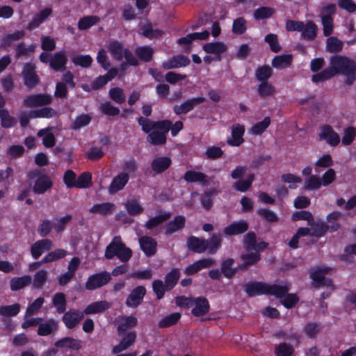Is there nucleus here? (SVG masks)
<instances>
[{"label":"nucleus","instance_id":"f257e3e1","mask_svg":"<svg viewBox=\"0 0 356 356\" xmlns=\"http://www.w3.org/2000/svg\"><path fill=\"white\" fill-rule=\"evenodd\" d=\"M330 66L312 76L314 82H321L341 73L347 76V83L352 84L356 79L355 63L347 57L336 55L331 57Z\"/></svg>","mask_w":356,"mask_h":356},{"label":"nucleus","instance_id":"f03ea898","mask_svg":"<svg viewBox=\"0 0 356 356\" xmlns=\"http://www.w3.org/2000/svg\"><path fill=\"white\" fill-rule=\"evenodd\" d=\"M245 290L250 296L266 293L274 295L277 298H281L288 293L289 288L287 286L270 285L263 282H250L245 284Z\"/></svg>","mask_w":356,"mask_h":356},{"label":"nucleus","instance_id":"7ed1b4c3","mask_svg":"<svg viewBox=\"0 0 356 356\" xmlns=\"http://www.w3.org/2000/svg\"><path fill=\"white\" fill-rule=\"evenodd\" d=\"M117 257L122 262H127L132 257V251L122 242L120 236H115L105 250V257L111 259Z\"/></svg>","mask_w":356,"mask_h":356},{"label":"nucleus","instance_id":"20e7f679","mask_svg":"<svg viewBox=\"0 0 356 356\" xmlns=\"http://www.w3.org/2000/svg\"><path fill=\"white\" fill-rule=\"evenodd\" d=\"M159 126L149 133L147 137V141L154 145H161L166 142V134L172 126L170 120L159 121Z\"/></svg>","mask_w":356,"mask_h":356},{"label":"nucleus","instance_id":"39448f33","mask_svg":"<svg viewBox=\"0 0 356 356\" xmlns=\"http://www.w3.org/2000/svg\"><path fill=\"white\" fill-rule=\"evenodd\" d=\"M111 280V274L106 271H103L90 275L86 282L85 287L87 290L92 291L106 285Z\"/></svg>","mask_w":356,"mask_h":356},{"label":"nucleus","instance_id":"423d86ee","mask_svg":"<svg viewBox=\"0 0 356 356\" xmlns=\"http://www.w3.org/2000/svg\"><path fill=\"white\" fill-rule=\"evenodd\" d=\"M52 97L47 94L29 95L24 99V105L26 107H38L50 104Z\"/></svg>","mask_w":356,"mask_h":356},{"label":"nucleus","instance_id":"0eeeda50","mask_svg":"<svg viewBox=\"0 0 356 356\" xmlns=\"http://www.w3.org/2000/svg\"><path fill=\"white\" fill-rule=\"evenodd\" d=\"M146 294V289L143 286L134 288L128 295L125 304L128 307L136 308L139 306Z\"/></svg>","mask_w":356,"mask_h":356},{"label":"nucleus","instance_id":"6e6552de","mask_svg":"<svg viewBox=\"0 0 356 356\" xmlns=\"http://www.w3.org/2000/svg\"><path fill=\"white\" fill-rule=\"evenodd\" d=\"M84 313L76 309L65 312L62 318L63 322L68 329L75 327L83 319Z\"/></svg>","mask_w":356,"mask_h":356},{"label":"nucleus","instance_id":"1a4fd4ad","mask_svg":"<svg viewBox=\"0 0 356 356\" xmlns=\"http://www.w3.org/2000/svg\"><path fill=\"white\" fill-rule=\"evenodd\" d=\"M330 270V268H316L312 269L311 278L314 282V286L316 287L332 286V280L325 279V274H327Z\"/></svg>","mask_w":356,"mask_h":356},{"label":"nucleus","instance_id":"9d476101","mask_svg":"<svg viewBox=\"0 0 356 356\" xmlns=\"http://www.w3.org/2000/svg\"><path fill=\"white\" fill-rule=\"evenodd\" d=\"M24 83L29 88H33L39 83V77L35 71V66L31 63H26L22 71Z\"/></svg>","mask_w":356,"mask_h":356},{"label":"nucleus","instance_id":"9b49d317","mask_svg":"<svg viewBox=\"0 0 356 356\" xmlns=\"http://www.w3.org/2000/svg\"><path fill=\"white\" fill-rule=\"evenodd\" d=\"M319 139L321 140H325L329 145L332 146H336L340 142L339 134L335 132L332 127L330 125H323L321 127Z\"/></svg>","mask_w":356,"mask_h":356},{"label":"nucleus","instance_id":"f8f14e48","mask_svg":"<svg viewBox=\"0 0 356 356\" xmlns=\"http://www.w3.org/2000/svg\"><path fill=\"white\" fill-rule=\"evenodd\" d=\"M53 247V243L50 239L44 238L35 242L31 247L32 257L36 259L44 252L50 250Z\"/></svg>","mask_w":356,"mask_h":356},{"label":"nucleus","instance_id":"ddd939ff","mask_svg":"<svg viewBox=\"0 0 356 356\" xmlns=\"http://www.w3.org/2000/svg\"><path fill=\"white\" fill-rule=\"evenodd\" d=\"M118 333L122 336L124 332L136 326L138 319L133 316H119L117 318Z\"/></svg>","mask_w":356,"mask_h":356},{"label":"nucleus","instance_id":"4468645a","mask_svg":"<svg viewBox=\"0 0 356 356\" xmlns=\"http://www.w3.org/2000/svg\"><path fill=\"white\" fill-rule=\"evenodd\" d=\"M205 98L202 97L188 99L180 105H175L173 111L177 115L186 114L192 111L195 106L203 103Z\"/></svg>","mask_w":356,"mask_h":356},{"label":"nucleus","instance_id":"2eb2a0df","mask_svg":"<svg viewBox=\"0 0 356 356\" xmlns=\"http://www.w3.org/2000/svg\"><path fill=\"white\" fill-rule=\"evenodd\" d=\"M267 244L264 241L257 242L256 234L254 232H248L244 236V247L248 250L260 252L264 250Z\"/></svg>","mask_w":356,"mask_h":356},{"label":"nucleus","instance_id":"dca6fc26","mask_svg":"<svg viewBox=\"0 0 356 356\" xmlns=\"http://www.w3.org/2000/svg\"><path fill=\"white\" fill-rule=\"evenodd\" d=\"M311 226V234L310 235L321 237L325 234L327 231L335 232L337 231L340 225L339 223H333L331 225H325L324 222H315Z\"/></svg>","mask_w":356,"mask_h":356},{"label":"nucleus","instance_id":"f3484780","mask_svg":"<svg viewBox=\"0 0 356 356\" xmlns=\"http://www.w3.org/2000/svg\"><path fill=\"white\" fill-rule=\"evenodd\" d=\"M191 63L190 59L182 54L174 56L168 61L163 63V67L165 70L179 68L188 65Z\"/></svg>","mask_w":356,"mask_h":356},{"label":"nucleus","instance_id":"a211bd4d","mask_svg":"<svg viewBox=\"0 0 356 356\" xmlns=\"http://www.w3.org/2000/svg\"><path fill=\"white\" fill-rule=\"evenodd\" d=\"M214 264L215 261L213 259H202L186 267L184 270V273L188 275H194L200 270L203 268H209Z\"/></svg>","mask_w":356,"mask_h":356},{"label":"nucleus","instance_id":"6ab92c4d","mask_svg":"<svg viewBox=\"0 0 356 356\" xmlns=\"http://www.w3.org/2000/svg\"><path fill=\"white\" fill-rule=\"evenodd\" d=\"M136 339V332H129L125 334L121 339L120 342L113 348L112 352L114 354L121 353L126 350L134 345Z\"/></svg>","mask_w":356,"mask_h":356},{"label":"nucleus","instance_id":"aec40b11","mask_svg":"<svg viewBox=\"0 0 356 356\" xmlns=\"http://www.w3.org/2000/svg\"><path fill=\"white\" fill-rule=\"evenodd\" d=\"M129 179V175L126 172H121L115 176L108 186L109 193L114 194L119 191L122 190L125 185L127 184Z\"/></svg>","mask_w":356,"mask_h":356},{"label":"nucleus","instance_id":"412c9836","mask_svg":"<svg viewBox=\"0 0 356 356\" xmlns=\"http://www.w3.org/2000/svg\"><path fill=\"white\" fill-rule=\"evenodd\" d=\"M52 181L47 175H42L36 179L33 191L36 194H43L52 187Z\"/></svg>","mask_w":356,"mask_h":356},{"label":"nucleus","instance_id":"4be33fe9","mask_svg":"<svg viewBox=\"0 0 356 356\" xmlns=\"http://www.w3.org/2000/svg\"><path fill=\"white\" fill-rule=\"evenodd\" d=\"M205 52L215 56L216 60H221V54L227 51V46L221 42L207 43L203 46Z\"/></svg>","mask_w":356,"mask_h":356},{"label":"nucleus","instance_id":"5701e85b","mask_svg":"<svg viewBox=\"0 0 356 356\" xmlns=\"http://www.w3.org/2000/svg\"><path fill=\"white\" fill-rule=\"evenodd\" d=\"M193 309L191 313L195 316H202L207 314L209 311V303L207 298L199 297L194 299L193 303Z\"/></svg>","mask_w":356,"mask_h":356},{"label":"nucleus","instance_id":"b1692460","mask_svg":"<svg viewBox=\"0 0 356 356\" xmlns=\"http://www.w3.org/2000/svg\"><path fill=\"white\" fill-rule=\"evenodd\" d=\"M139 244L143 252L147 257L153 256L156 252L157 243L150 236H142L139 238Z\"/></svg>","mask_w":356,"mask_h":356},{"label":"nucleus","instance_id":"393cba45","mask_svg":"<svg viewBox=\"0 0 356 356\" xmlns=\"http://www.w3.org/2000/svg\"><path fill=\"white\" fill-rule=\"evenodd\" d=\"M187 245L192 251L197 253H202L207 249L209 242L206 239L193 236L188 238L187 241Z\"/></svg>","mask_w":356,"mask_h":356},{"label":"nucleus","instance_id":"a878e982","mask_svg":"<svg viewBox=\"0 0 356 356\" xmlns=\"http://www.w3.org/2000/svg\"><path fill=\"white\" fill-rule=\"evenodd\" d=\"M58 329V321L51 318L40 323L38 329V334L40 336H47L56 332Z\"/></svg>","mask_w":356,"mask_h":356},{"label":"nucleus","instance_id":"bb28decb","mask_svg":"<svg viewBox=\"0 0 356 356\" xmlns=\"http://www.w3.org/2000/svg\"><path fill=\"white\" fill-rule=\"evenodd\" d=\"M245 128L243 125L236 124L232 127V137L227 139V143L232 146H238L243 142V135Z\"/></svg>","mask_w":356,"mask_h":356},{"label":"nucleus","instance_id":"cd10ccee","mask_svg":"<svg viewBox=\"0 0 356 356\" xmlns=\"http://www.w3.org/2000/svg\"><path fill=\"white\" fill-rule=\"evenodd\" d=\"M111 307V304L106 300H101L92 302L88 305L83 312L84 315H91L102 313Z\"/></svg>","mask_w":356,"mask_h":356},{"label":"nucleus","instance_id":"c85d7f7f","mask_svg":"<svg viewBox=\"0 0 356 356\" xmlns=\"http://www.w3.org/2000/svg\"><path fill=\"white\" fill-rule=\"evenodd\" d=\"M186 218L183 216H177L170 221L165 227V234L171 235L183 229L185 226Z\"/></svg>","mask_w":356,"mask_h":356},{"label":"nucleus","instance_id":"c756f323","mask_svg":"<svg viewBox=\"0 0 356 356\" xmlns=\"http://www.w3.org/2000/svg\"><path fill=\"white\" fill-rule=\"evenodd\" d=\"M108 50L113 59L120 61L123 58L126 48L122 42L113 40L108 44Z\"/></svg>","mask_w":356,"mask_h":356},{"label":"nucleus","instance_id":"7c9ffc66","mask_svg":"<svg viewBox=\"0 0 356 356\" xmlns=\"http://www.w3.org/2000/svg\"><path fill=\"white\" fill-rule=\"evenodd\" d=\"M67 62V58L64 51L56 53L51 60L50 67L55 71H63Z\"/></svg>","mask_w":356,"mask_h":356},{"label":"nucleus","instance_id":"2f4dec72","mask_svg":"<svg viewBox=\"0 0 356 356\" xmlns=\"http://www.w3.org/2000/svg\"><path fill=\"white\" fill-rule=\"evenodd\" d=\"M54 346L58 348H69L79 350L81 347V341L71 337H64L54 343Z\"/></svg>","mask_w":356,"mask_h":356},{"label":"nucleus","instance_id":"473e14b6","mask_svg":"<svg viewBox=\"0 0 356 356\" xmlns=\"http://www.w3.org/2000/svg\"><path fill=\"white\" fill-rule=\"evenodd\" d=\"M32 278L30 275L15 277L10 280V286L13 291L20 290L31 283Z\"/></svg>","mask_w":356,"mask_h":356},{"label":"nucleus","instance_id":"72a5a7b5","mask_svg":"<svg viewBox=\"0 0 356 356\" xmlns=\"http://www.w3.org/2000/svg\"><path fill=\"white\" fill-rule=\"evenodd\" d=\"M52 13V9L46 8L36 15L32 21L28 24V29L33 30L38 27Z\"/></svg>","mask_w":356,"mask_h":356},{"label":"nucleus","instance_id":"f704fd0d","mask_svg":"<svg viewBox=\"0 0 356 356\" xmlns=\"http://www.w3.org/2000/svg\"><path fill=\"white\" fill-rule=\"evenodd\" d=\"M293 56L291 54H283L275 56L272 60V66L277 69H284L291 65Z\"/></svg>","mask_w":356,"mask_h":356},{"label":"nucleus","instance_id":"c9c22d12","mask_svg":"<svg viewBox=\"0 0 356 356\" xmlns=\"http://www.w3.org/2000/svg\"><path fill=\"white\" fill-rule=\"evenodd\" d=\"M248 229V224L245 221H240L225 227L224 232L227 235H236L245 232Z\"/></svg>","mask_w":356,"mask_h":356},{"label":"nucleus","instance_id":"e433bc0d","mask_svg":"<svg viewBox=\"0 0 356 356\" xmlns=\"http://www.w3.org/2000/svg\"><path fill=\"white\" fill-rule=\"evenodd\" d=\"M184 179L187 182H199L203 184L207 183V176L201 172L194 170L187 171L184 176Z\"/></svg>","mask_w":356,"mask_h":356},{"label":"nucleus","instance_id":"4c0bfd02","mask_svg":"<svg viewBox=\"0 0 356 356\" xmlns=\"http://www.w3.org/2000/svg\"><path fill=\"white\" fill-rule=\"evenodd\" d=\"M209 36V32L204 31L202 33H193L188 34L186 37L181 38L177 40L179 44H188L195 40H206Z\"/></svg>","mask_w":356,"mask_h":356},{"label":"nucleus","instance_id":"58836bf2","mask_svg":"<svg viewBox=\"0 0 356 356\" xmlns=\"http://www.w3.org/2000/svg\"><path fill=\"white\" fill-rule=\"evenodd\" d=\"M317 32V25L313 21H308L302 31V37L309 40H313L316 38Z\"/></svg>","mask_w":356,"mask_h":356},{"label":"nucleus","instance_id":"ea45409f","mask_svg":"<svg viewBox=\"0 0 356 356\" xmlns=\"http://www.w3.org/2000/svg\"><path fill=\"white\" fill-rule=\"evenodd\" d=\"M171 164V160L168 157H159L153 160L152 163V168L154 171L160 173L166 169Z\"/></svg>","mask_w":356,"mask_h":356},{"label":"nucleus","instance_id":"a19ab883","mask_svg":"<svg viewBox=\"0 0 356 356\" xmlns=\"http://www.w3.org/2000/svg\"><path fill=\"white\" fill-rule=\"evenodd\" d=\"M51 129V128L40 129L37 134L38 136L42 137L43 145L47 147H51L55 145L56 139L54 134L49 132Z\"/></svg>","mask_w":356,"mask_h":356},{"label":"nucleus","instance_id":"79ce46f5","mask_svg":"<svg viewBox=\"0 0 356 356\" xmlns=\"http://www.w3.org/2000/svg\"><path fill=\"white\" fill-rule=\"evenodd\" d=\"M52 303L58 313H64L67 307L65 295L61 292L56 293L53 297Z\"/></svg>","mask_w":356,"mask_h":356},{"label":"nucleus","instance_id":"37998d69","mask_svg":"<svg viewBox=\"0 0 356 356\" xmlns=\"http://www.w3.org/2000/svg\"><path fill=\"white\" fill-rule=\"evenodd\" d=\"M114 204L109 202L95 204L90 212L92 213H99L101 215H108L113 212Z\"/></svg>","mask_w":356,"mask_h":356},{"label":"nucleus","instance_id":"c03bdc74","mask_svg":"<svg viewBox=\"0 0 356 356\" xmlns=\"http://www.w3.org/2000/svg\"><path fill=\"white\" fill-rule=\"evenodd\" d=\"M154 52V49L149 46L139 47L135 50L136 55L144 62L152 60Z\"/></svg>","mask_w":356,"mask_h":356},{"label":"nucleus","instance_id":"a18cd8bd","mask_svg":"<svg viewBox=\"0 0 356 356\" xmlns=\"http://www.w3.org/2000/svg\"><path fill=\"white\" fill-rule=\"evenodd\" d=\"M72 219V215H66L65 216L61 218H56L53 224V227L56 232L61 233L63 232L67 225L71 222Z\"/></svg>","mask_w":356,"mask_h":356},{"label":"nucleus","instance_id":"49530a36","mask_svg":"<svg viewBox=\"0 0 356 356\" xmlns=\"http://www.w3.org/2000/svg\"><path fill=\"white\" fill-rule=\"evenodd\" d=\"M343 42L336 37H330L326 41L327 51L330 53H337L341 51Z\"/></svg>","mask_w":356,"mask_h":356},{"label":"nucleus","instance_id":"de8ad7c7","mask_svg":"<svg viewBox=\"0 0 356 356\" xmlns=\"http://www.w3.org/2000/svg\"><path fill=\"white\" fill-rule=\"evenodd\" d=\"M138 124L141 126L142 130L145 133H151L159 126V121H152L147 118L140 117L138 119Z\"/></svg>","mask_w":356,"mask_h":356},{"label":"nucleus","instance_id":"09e8293b","mask_svg":"<svg viewBox=\"0 0 356 356\" xmlns=\"http://www.w3.org/2000/svg\"><path fill=\"white\" fill-rule=\"evenodd\" d=\"M234 263L233 259H227L221 264V273L227 278L232 277L236 272V269L232 268Z\"/></svg>","mask_w":356,"mask_h":356},{"label":"nucleus","instance_id":"8fccbe9b","mask_svg":"<svg viewBox=\"0 0 356 356\" xmlns=\"http://www.w3.org/2000/svg\"><path fill=\"white\" fill-rule=\"evenodd\" d=\"M143 35L148 38H159L163 35V31L159 29H154L152 24L147 23L141 26Z\"/></svg>","mask_w":356,"mask_h":356},{"label":"nucleus","instance_id":"3c124183","mask_svg":"<svg viewBox=\"0 0 356 356\" xmlns=\"http://www.w3.org/2000/svg\"><path fill=\"white\" fill-rule=\"evenodd\" d=\"M179 277L180 273L177 268H174L168 273L165 277V283L167 286V289H172L177 284Z\"/></svg>","mask_w":356,"mask_h":356},{"label":"nucleus","instance_id":"603ef678","mask_svg":"<svg viewBox=\"0 0 356 356\" xmlns=\"http://www.w3.org/2000/svg\"><path fill=\"white\" fill-rule=\"evenodd\" d=\"M170 218V214L169 213H163L158 216H155L151 219H149L145 224V227L148 229H153L154 227H157L163 222L168 220Z\"/></svg>","mask_w":356,"mask_h":356},{"label":"nucleus","instance_id":"864d4df0","mask_svg":"<svg viewBox=\"0 0 356 356\" xmlns=\"http://www.w3.org/2000/svg\"><path fill=\"white\" fill-rule=\"evenodd\" d=\"M56 115V111L50 107H44L41 109L33 111L30 112V117L35 118H52Z\"/></svg>","mask_w":356,"mask_h":356},{"label":"nucleus","instance_id":"5fc2aeb1","mask_svg":"<svg viewBox=\"0 0 356 356\" xmlns=\"http://www.w3.org/2000/svg\"><path fill=\"white\" fill-rule=\"evenodd\" d=\"M67 255V252L64 249H56L54 251L48 253L44 258V262H52L64 258Z\"/></svg>","mask_w":356,"mask_h":356},{"label":"nucleus","instance_id":"6e6d98bb","mask_svg":"<svg viewBox=\"0 0 356 356\" xmlns=\"http://www.w3.org/2000/svg\"><path fill=\"white\" fill-rule=\"evenodd\" d=\"M92 175L90 172L81 173L76 179V188H86L91 185Z\"/></svg>","mask_w":356,"mask_h":356},{"label":"nucleus","instance_id":"4d7b16f0","mask_svg":"<svg viewBox=\"0 0 356 356\" xmlns=\"http://www.w3.org/2000/svg\"><path fill=\"white\" fill-rule=\"evenodd\" d=\"M254 179V175L253 174L250 175L247 179L239 180L235 182L234 184V188L238 191L245 192L250 188Z\"/></svg>","mask_w":356,"mask_h":356},{"label":"nucleus","instance_id":"13d9d810","mask_svg":"<svg viewBox=\"0 0 356 356\" xmlns=\"http://www.w3.org/2000/svg\"><path fill=\"white\" fill-rule=\"evenodd\" d=\"M20 307V305L17 303L12 305L0 307V315L6 317L15 316L19 313Z\"/></svg>","mask_w":356,"mask_h":356},{"label":"nucleus","instance_id":"bf43d9fd","mask_svg":"<svg viewBox=\"0 0 356 356\" xmlns=\"http://www.w3.org/2000/svg\"><path fill=\"white\" fill-rule=\"evenodd\" d=\"M270 119L266 117L261 122L255 124L250 129V132L254 135L261 134L270 125Z\"/></svg>","mask_w":356,"mask_h":356},{"label":"nucleus","instance_id":"052dcab7","mask_svg":"<svg viewBox=\"0 0 356 356\" xmlns=\"http://www.w3.org/2000/svg\"><path fill=\"white\" fill-rule=\"evenodd\" d=\"M44 303V298L40 297L34 300V302L26 309L25 318H28L33 315L36 314L39 309L41 308L42 304Z\"/></svg>","mask_w":356,"mask_h":356},{"label":"nucleus","instance_id":"680f3d73","mask_svg":"<svg viewBox=\"0 0 356 356\" xmlns=\"http://www.w3.org/2000/svg\"><path fill=\"white\" fill-rule=\"evenodd\" d=\"M47 272L44 270H39L35 273L33 280V286L34 288H41L47 281Z\"/></svg>","mask_w":356,"mask_h":356},{"label":"nucleus","instance_id":"e2e57ef3","mask_svg":"<svg viewBox=\"0 0 356 356\" xmlns=\"http://www.w3.org/2000/svg\"><path fill=\"white\" fill-rule=\"evenodd\" d=\"M181 314L178 312L171 314L163 318L159 323V327H166L175 324L180 318Z\"/></svg>","mask_w":356,"mask_h":356},{"label":"nucleus","instance_id":"0e129e2a","mask_svg":"<svg viewBox=\"0 0 356 356\" xmlns=\"http://www.w3.org/2000/svg\"><path fill=\"white\" fill-rule=\"evenodd\" d=\"M265 41L269 44L272 51L277 53L281 50V46L278 42V37L276 34H268L265 37Z\"/></svg>","mask_w":356,"mask_h":356},{"label":"nucleus","instance_id":"69168bd1","mask_svg":"<svg viewBox=\"0 0 356 356\" xmlns=\"http://www.w3.org/2000/svg\"><path fill=\"white\" fill-rule=\"evenodd\" d=\"M241 258L243 261L244 267L254 265L260 260V256L257 252L244 254L241 256Z\"/></svg>","mask_w":356,"mask_h":356},{"label":"nucleus","instance_id":"338daca9","mask_svg":"<svg viewBox=\"0 0 356 356\" xmlns=\"http://www.w3.org/2000/svg\"><path fill=\"white\" fill-rule=\"evenodd\" d=\"M272 72V69L269 66L264 65L256 70L255 75L258 80L266 81L271 76Z\"/></svg>","mask_w":356,"mask_h":356},{"label":"nucleus","instance_id":"774afa93","mask_svg":"<svg viewBox=\"0 0 356 356\" xmlns=\"http://www.w3.org/2000/svg\"><path fill=\"white\" fill-rule=\"evenodd\" d=\"M246 21L243 17H238L233 22L232 31L233 33L241 35L246 31Z\"/></svg>","mask_w":356,"mask_h":356}]
</instances>
